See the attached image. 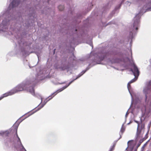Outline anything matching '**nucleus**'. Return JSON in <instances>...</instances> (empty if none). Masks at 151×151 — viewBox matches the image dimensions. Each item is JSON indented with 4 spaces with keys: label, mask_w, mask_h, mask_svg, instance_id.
Listing matches in <instances>:
<instances>
[{
    "label": "nucleus",
    "mask_w": 151,
    "mask_h": 151,
    "mask_svg": "<svg viewBox=\"0 0 151 151\" xmlns=\"http://www.w3.org/2000/svg\"><path fill=\"white\" fill-rule=\"evenodd\" d=\"M31 84L30 81H27L22 83L21 84L18 85L14 89L10 91L4 93L2 96L3 98L8 96L13 95L17 92L21 91L23 90H26L29 92L32 95H35L34 90L33 87L30 84Z\"/></svg>",
    "instance_id": "nucleus-1"
},
{
    "label": "nucleus",
    "mask_w": 151,
    "mask_h": 151,
    "mask_svg": "<svg viewBox=\"0 0 151 151\" xmlns=\"http://www.w3.org/2000/svg\"><path fill=\"white\" fill-rule=\"evenodd\" d=\"M104 55L100 54L96 56V55H95L93 56H90L89 58H85L84 60H83L85 62H88L89 63L88 66L86 68V70H83L79 74L75 80H76L81 76L89 70L91 67L95 65L96 63L100 64V62L104 60Z\"/></svg>",
    "instance_id": "nucleus-2"
},
{
    "label": "nucleus",
    "mask_w": 151,
    "mask_h": 151,
    "mask_svg": "<svg viewBox=\"0 0 151 151\" xmlns=\"http://www.w3.org/2000/svg\"><path fill=\"white\" fill-rule=\"evenodd\" d=\"M16 40L17 41L19 46V51L17 53L23 56H27L29 55L30 52L29 50L31 48V43H28L24 40V38H15Z\"/></svg>",
    "instance_id": "nucleus-3"
},
{
    "label": "nucleus",
    "mask_w": 151,
    "mask_h": 151,
    "mask_svg": "<svg viewBox=\"0 0 151 151\" xmlns=\"http://www.w3.org/2000/svg\"><path fill=\"white\" fill-rule=\"evenodd\" d=\"M76 59L73 54L68 59L64 58L62 60V65L59 67L62 70H67L68 71L70 68L73 67V63Z\"/></svg>",
    "instance_id": "nucleus-4"
},
{
    "label": "nucleus",
    "mask_w": 151,
    "mask_h": 151,
    "mask_svg": "<svg viewBox=\"0 0 151 151\" xmlns=\"http://www.w3.org/2000/svg\"><path fill=\"white\" fill-rule=\"evenodd\" d=\"M142 116L140 118V122L134 119V121L137 124V127L136 134L137 138L136 141H137L139 138L142 137V135L144 133L145 129V124L142 123Z\"/></svg>",
    "instance_id": "nucleus-5"
},
{
    "label": "nucleus",
    "mask_w": 151,
    "mask_h": 151,
    "mask_svg": "<svg viewBox=\"0 0 151 151\" xmlns=\"http://www.w3.org/2000/svg\"><path fill=\"white\" fill-rule=\"evenodd\" d=\"M137 78L138 77H135V78L134 79L132 80L131 81H130L127 84V88L132 97L131 105V106L132 105L134 102H135V103L137 104V103H139L140 101V97L139 96H136L135 95H134V96H133L130 90V88H131L130 84L131 83L135 82L137 80Z\"/></svg>",
    "instance_id": "nucleus-6"
},
{
    "label": "nucleus",
    "mask_w": 151,
    "mask_h": 151,
    "mask_svg": "<svg viewBox=\"0 0 151 151\" xmlns=\"http://www.w3.org/2000/svg\"><path fill=\"white\" fill-rule=\"evenodd\" d=\"M137 78L138 77H135V78L134 79L132 80L131 81H130L127 84V88L132 97L131 105V106L132 105L134 102H135V103L137 104V103H139L140 101V97L139 96H136L135 95H134V96H133L130 90V88H131L130 84L131 83L135 82L137 80Z\"/></svg>",
    "instance_id": "nucleus-7"
},
{
    "label": "nucleus",
    "mask_w": 151,
    "mask_h": 151,
    "mask_svg": "<svg viewBox=\"0 0 151 151\" xmlns=\"http://www.w3.org/2000/svg\"><path fill=\"white\" fill-rule=\"evenodd\" d=\"M10 141L11 142H13V144L17 142V145L15 144L14 146L16 149L20 148L21 149L23 150L24 151H27L22 144L20 139L18 136L17 131L15 135L11 139Z\"/></svg>",
    "instance_id": "nucleus-8"
},
{
    "label": "nucleus",
    "mask_w": 151,
    "mask_h": 151,
    "mask_svg": "<svg viewBox=\"0 0 151 151\" xmlns=\"http://www.w3.org/2000/svg\"><path fill=\"white\" fill-rule=\"evenodd\" d=\"M127 59L130 64L131 67L130 70L135 77H138L139 74V71L137 66L134 63L132 59L130 60L128 58H127Z\"/></svg>",
    "instance_id": "nucleus-9"
},
{
    "label": "nucleus",
    "mask_w": 151,
    "mask_h": 151,
    "mask_svg": "<svg viewBox=\"0 0 151 151\" xmlns=\"http://www.w3.org/2000/svg\"><path fill=\"white\" fill-rule=\"evenodd\" d=\"M136 17L134 18V22L132 31L130 33V36L129 38H133L136 34L139 26V19L136 20Z\"/></svg>",
    "instance_id": "nucleus-10"
},
{
    "label": "nucleus",
    "mask_w": 151,
    "mask_h": 151,
    "mask_svg": "<svg viewBox=\"0 0 151 151\" xmlns=\"http://www.w3.org/2000/svg\"><path fill=\"white\" fill-rule=\"evenodd\" d=\"M45 69L42 70H40L36 76V79L38 81L42 80L44 79L47 75L48 72Z\"/></svg>",
    "instance_id": "nucleus-11"
},
{
    "label": "nucleus",
    "mask_w": 151,
    "mask_h": 151,
    "mask_svg": "<svg viewBox=\"0 0 151 151\" xmlns=\"http://www.w3.org/2000/svg\"><path fill=\"white\" fill-rule=\"evenodd\" d=\"M143 92L145 93V102L147 103V99L148 96H151V88L150 86L148 85L145 87L143 89Z\"/></svg>",
    "instance_id": "nucleus-12"
},
{
    "label": "nucleus",
    "mask_w": 151,
    "mask_h": 151,
    "mask_svg": "<svg viewBox=\"0 0 151 151\" xmlns=\"http://www.w3.org/2000/svg\"><path fill=\"white\" fill-rule=\"evenodd\" d=\"M70 46L73 49L74 48V47L76 45L79 44L78 42H77L78 40L77 38H70Z\"/></svg>",
    "instance_id": "nucleus-13"
},
{
    "label": "nucleus",
    "mask_w": 151,
    "mask_h": 151,
    "mask_svg": "<svg viewBox=\"0 0 151 151\" xmlns=\"http://www.w3.org/2000/svg\"><path fill=\"white\" fill-rule=\"evenodd\" d=\"M136 141H134L133 140L129 141L127 143L128 147L131 150H132L135 145Z\"/></svg>",
    "instance_id": "nucleus-14"
},
{
    "label": "nucleus",
    "mask_w": 151,
    "mask_h": 151,
    "mask_svg": "<svg viewBox=\"0 0 151 151\" xmlns=\"http://www.w3.org/2000/svg\"><path fill=\"white\" fill-rule=\"evenodd\" d=\"M75 80V79H74V80H72V81H71L70 83H69V84H68V85L66 86H64L62 88H61L60 89L58 90V91H57L56 92L54 93H53L52 94V95H53L54 94H55V93H56L57 92V93H58L59 92H60L62 91H63V90H64V89H65L68 86L72 83H73Z\"/></svg>",
    "instance_id": "nucleus-15"
},
{
    "label": "nucleus",
    "mask_w": 151,
    "mask_h": 151,
    "mask_svg": "<svg viewBox=\"0 0 151 151\" xmlns=\"http://www.w3.org/2000/svg\"><path fill=\"white\" fill-rule=\"evenodd\" d=\"M75 80V79H74V80H72V81H71L70 83H69V84H68V85L66 86H64L62 88H61L60 89L58 90V91H57L56 92L54 93H53L52 94V95H53L54 94H55V93H56L57 92V93H58L59 92H60L62 91H63V90H64V89H65L68 86L72 83H73Z\"/></svg>",
    "instance_id": "nucleus-16"
},
{
    "label": "nucleus",
    "mask_w": 151,
    "mask_h": 151,
    "mask_svg": "<svg viewBox=\"0 0 151 151\" xmlns=\"http://www.w3.org/2000/svg\"><path fill=\"white\" fill-rule=\"evenodd\" d=\"M19 4V2L17 0H14L10 4V6L13 8L18 5Z\"/></svg>",
    "instance_id": "nucleus-17"
},
{
    "label": "nucleus",
    "mask_w": 151,
    "mask_h": 151,
    "mask_svg": "<svg viewBox=\"0 0 151 151\" xmlns=\"http://www.w3.org/2000/svg\"><path fill=\"white\" fill-rule=\"evenodd\" d=\"M57 93H56L55 95L53 96L52 97H51V96H50L48 97V98H49V99L48 100L46 101V100L42 104V105L40 108L38 109V110H40V109L43 107L46 104V103L48 101L51 100L52 98L55 95H56Z\"/></svg>",
    "instance_id": "nucleus-18"
},
{
    "label": "nucleus",
    "mask_w": 151,
    "mask_h": 151,
    "mask_svg": "<svg viewBox=\"0 0 151 151\" xmlns=\"http://www.w3.org/2000/svg\"><path fill=\"white\" fill-rule=\"evenodd\" d=\"M86 43L89 45L91 46L92 47V48L93 47V46L92 44V38H86Z\"/></svg>",
    "instance_id": "nucleus-19"
},
{
    "label": "nucleus",
    "mask_w": 151,
    "mask_h": 151,
    "mask_svg": "<svg viewBox=\"0 0 151 151\" xmlns=\"http://www.w3.org/2000/svg\"><path fill=\"white\" fill-rule=\"evenodd\" d=\"M124 123L123 124L121 129L120 132L121 133V134L120 133H119L120 135V138L121 137V135L122 134L123 132L125 130V128L123 127V126L124 125Z\"/></svg>",
    "instance_id": "nucleus-20"
},
{
    "label": "nucleus",
    "mask_w": 151,
    "mask_h": 151,
    "mask_svg": "<svg viewBox=\"0 0 151 151\" xmlns=\"http://www.w3.org/2000/svg\"><path fill=\"white\" fill-rule=\"evenodd\" d=\"M58 9L60 11H62L64 9V7L63 5H60L58 6Z\"/></svg>",
    "instance_id": "nucleus-21"
},
{
    "label": "nucleus",
    "mask_w": 151,
    "mask_h": 151,
    "mask_svg": "<svg viewBox=\"0 0 151 151\" xmlns=\"http://www.w3.org/2000/svg\"><path fill=\"white\" fill-rule=\"evenodd\" d=\"M141 109L142 111H145L146 109L145 106L144 105L143 106L142 108H141Z\"/></svg>",
    "instance_id": "nucleus-22"
},
{
    "label": "nucleus",
    "mask_w": 151,
    "mask_h": 151,
    "mask_svg": "<svg viewBox=\"0 0 151 151\" xmlns=\"http://www.w3.org/2000/svg\"><path fill=\"white\" fill-rule=\"evenodd\" d=\"M115 146V145H114L113 146H112L110 148L109 151H113L114 150V148Z\"/></svg>",
    "instance_id": "nucleus-23"
},
{
    "label": "nucleus",
    "mask_w": 151,
    "mask_h": 151,
    "mask_svg": "<svg viewBox=\"0 0 151 151\" xmlns=\"http://www.w3.org/2000/svg\"><path fill=\"white\" fill-rule=\"evenodd\" d=\"M129 113L128 112V111H127L126 114V115H125V119H126L127 117V116H128V114H129Z\"/></svg>",
    "instance_id": "nucleus-24"
},
{
    "label": "nucleus",
    "mask_w": 151,
    "mask_h": 151,
    "mask_svg": "<svg viewBox=\"0 0 151 151\" xmlns=\"http://www.w3.org/2000/svg\"><path fill=\"white\" fill-rule=\"evenodd\" d=\"M145 147H144V146H143L141 149V150L143 151Z\"/></svg>",
    "instance_id": "nucleus-25"
},
{
    "label": "nucleus",
    "mask_w": 151,
    "mask_h": 151,
    "mask_svg": "<svg viewBox=\"0 0 151 151\" xmlns=\"http://www.w3.org/2000/svg\"><path fill=\"white\" fill-rule=\"evenodd\" d=\"M140 143H139L137 145V148L138 147L140 146Z\"/></svg>",
    "instance_id": "nucleus-26"
},
{
    "label": "nucleus",
    "mask_w": 151,
    "mask_h": 151,
    "mask_svg": "<svg viewBox=\"0 0 151 151\" xmlns=\"http://www.w3.org/2000/svg\"><path fill=\"white\" fill-rule=\"evenodd\" d=\"M39 96L40 97V98L41 99V102H42V97H41V96L40 95H39Z\"/></svg>",
    "instance_id": "nucleus-27"
},
{
    "label": "nucleus",
    "mask_w": 151,
    "mask_h": 151,
    "mask_svg": "<svg viewBox=\"0 0 151 151\" xmlns=\"http://www.w3.org/2000/svg\"><path fill=\"white\" fill-rule=\"evenodd\" d=\"M132 122L131 121H130V122L129 123H128L127 124V125H129V124H130L131 123H132Z\"/></svg>",
    "instance_id": "nucleus-28"
},
{
    "label": "nucleus",
    "mask_w": 151,
    "mask_h": 151,
    "mask_svg": "<svg viewBox=\"0 0 151 151\" xmlns=\"http://www.w3.org/2000/svg\"><path fill=\"white\" fill-rule=\"evenodd\" d=\"M3 98V97H2V96H1L0 97V100H1V99H2Z\"/></svg>",
    "instance_id": "nucleus-29"
},
{
    "label": "nucleus",
    "mask_w": 151,
    "mask_h": 151,
    "mask_svg": "<svg viewBox=\"0 0 151 151\" xmlns=\"http://www.w3.org/2000/svg\"><path fill=\"white\" fill-rule=\"evenodd\" d=\"M66 83V82H63V83H60V84H63V83Z\"/></svg>",
    "instance_id": "nucleus-30"
},
{
    "label": "nucleus",
    "mask_w": 151,
    "mask_h": 151,
    "mask_svg": "<svg viewBox=\"0 0 151 151\" xmlns=\"http://www.w3.org/2000/svg\"><path fill=\"white\" fill-rule=\"evenodd\" d=\"M147 142H146V143L144 144V145L143 146H144V147H145L146 146V145H147Z\"/></svg>",
    "instance_id": "nucleus-31"
},
{
    "label": "nucleus",
    "mask_w": 151,
    "mask_h": 151,
    "mask_svg": "<svg viewBox=\"0 0 151 151\" xmlns=\"http://www.w3.org/2000/svg\"><path fill=\"white\" fill-rule=\"evenodd\" d=\"M142 142V141L141 140H140V142H139V143H140Z\"/></svg>",
    "instance_id": "nucleus-32"
},
{
    "label": "nucleus",
    "mask_w": 151,
    "mask_h": 151,
    "mask_svg": "<svg viewBox=\"0 0 151 151\" xmlns=\"http://www.w3.org/2000/svg\"><path fill=\"white\" fill-rule=\"evenodd\" d=\"M55 50H56L55 49H54V53H55Z\"/></svg>",
    "instance_id": "nucleus-33"
},
{
    "label": "nucleus",
    "mask_w": 151,
    "mask_h": 151,
    "mask_svg": "<svg viewBox=\"0 0 151 151\" xmlns=\"http://www.w3.org/2000/svg\"><path fill=\"white\" fill-rule=\"evenodd\" d=\"M130 52L131 55H132V52L131 50H130Z\"/></svg>",
    "instance_id": "nucleus-34"
},
{
    "label": "nucleus",
    "mask_w": 151,
    "mask_h": 151,
    "mask_svg": "<svg viewBox=\"0 0 151 151\" xmlns=\"http://www.w3.org/2000/svg\"><path fill=\"white\" fill-rule=\"evenodd\" d=\"M137 148L136 149V150H135V151H137Z\"/></svg>",
    "instance_id": "nucleus-35"
},
{
    "label": "nucleus",
    "mask_w": 151,
    "mask_h": 151,
    "mask_svg": "<svg viewBox=\"0 0 151 151\" xmlns=\"http://www.w3.org/2000/svg\"><path fill=\"white\" fill-rule=\"evenodd\" d=\"M150 63H151V59L150 60Z\"/></svg>",
    "instance_id": "nucleus-36"
},
{
    "label": "nucleus",
    "mask_w": 151,
    "mask_h": 151,
    "mask_svg": "<svg viewBox=\"0 0 151 151\" xmlns=\"http://www.w3.org/2000/svg\"><path fill=\"white\" fill-rule=\"evenodd\" d=\"M37 55V56L38 58H39L38 56Z\"/></svg>",
    "instance_id": "nucleus-37"
},
{
    "label": "nucleus",
    "mask_w": 151,
    "mask_h": 151,
    "mask_svg": "<svg viewBox=\"0 0 151 151\" xmlns=\"http://www.w3.org/2000/svg\"><path fill=\"white\" fill-rule=\"evenodd\" d=\"M77 29H76V31H77Z\"/></svg>",
    "instance_id": "nucleus-38"
},
{
    "label": "nucleus",
    "mask_w": 151,
    "mask_h": 151,
    "mask_svg": "<svg viewBox=\"0 0 151 151\" xmlns=\"http://www.w3.org/2000/svg\"><path fill=\"white\" fill-rule=\"evenodd\" d=\"M29 67L30 68V67L29 65Z\"/></svg>",
    "instance_id": "nucleus-39"
},
{
    "label": "nucleus",
    "mask_w": 151,
    "mask_h": 151,
    "mask_svg": "<svg viewBox=\"0 0 151 151\" xmlns=\"http://www.w3.org/2000/svg\"><path fill=\"white\" fill-rule=\"evenodd\" d=\"M127 148H126V150H127Z\"/></svg>",
    "instance_id": "nucleus-40"
},
{
    "label": "nucleus",
    "mask_w": 151,
    "mask_h": 151,
    "mask_svg": "<svg viewBox=\"0 0 151 151\" xmlns=\"http://www.w3.org/2000/svg\"><path fill=\"white\" fill-rule=\"evenodd\" d=\"M141 151H142V150H141Z\"/></svg>",
    "instance_id": "nucleus-41"
}]
</instances>
